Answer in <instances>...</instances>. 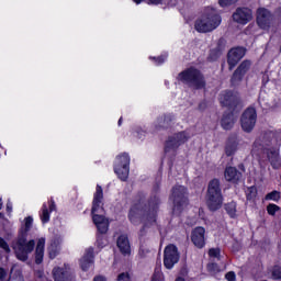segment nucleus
<instances>
[{
	"instance_id": "nucleus-1",
	"label": "nucleus",
	"mask_w": 281,
	"mask_h": 281,
	"mask_svg": "<svg viewBox=\"0 0 281 281\" xmlns=\"http://www.w3.org/2000/svg\"><path fill=\"white\" fill-rule=\"evenodd\" d=\"M102 199H104V192L102 191V187L98 184L92 201V221L100 234H106L109 232V220L103 215L104 207L102 206Z\"/></svg>"
},
{
	"instance_id": "nucleus-2",
	"label": "nucleus",
	"mask_w": 281,
	"mask_h": 281,
	"mask_svg": "<svg viewBox=\"0 0 281 281\" xmlns=\"http://www.w3.org/2000/svg\"><path fill=\"white\" fill-rule=\"evenodd\" d=\"M159 205V200L156 201V204L151 209H144L142 204H135L131 207L128 213V218L133 225H153L157 223V210Z\"/></svg>"
},
{
	"instance_id": "nucleus-3",
	"label": "nucleus",
	"mask_w": 281,
	"mask_h": 281,
	"mask_svg": "<svg viewBox=\"0 0 281 281\" xmlns=\"http://www.w3.org/2000/svg\"><path fill=\"white\" fill-rule=\"evenodd\" d=\"M222 19L214 8H206L201 18L195 21L194 27L200 34L214 32L221 25Z\"/></svg>"
},
{
	"instance_id": "nucleus-4",
	"label": "nucleus",
	"mask_w": 281,
	"mask_h": 281,
	"mask_svg": "<svg viewBox=\"0 0 281 281\" xmlns=\"http://www.w3.org/2000/svg\"><path fill=\"white\" fill-rule=\"evenodd\" d=\"M36 247V241L34 239L27 240L26 233H20L18 239L13 243V251L22 262L27 261V258L34 248Z\"/></svg>"
},
{
	"instance_id": "nucleus-5",
	"label": "nucleus",
	"mask_w": 281,
	"mask_h": 281,
	"mask_svg": "<svg viewBox=\"0 0 281 281\" xmlns=\"http://www.w3.org/2000/svg\"><path fill=\"white\" fill-rule=\"evenodd\" d=\"M206 205L211 212L221 210L223 205V193L221 191L220 179H213L209 182Z\"/></svg>"
},
{
	"instance_id": "nucleus-6",
	"label": "nucleus",
	"mask_w": 281,
	"mask_h": 281,
	"mask_svg": "<svg viewBox=\"0 0 281 281\" xmlns=\"http://www.w3.org/2000/svg\"><path fill=\"white\" fill-rule=\"evenodd\" d=\"M179 80L184 85H189V87H193V89H203L205 87V79L196 68H189L180 72Z\"/></svg>"
},
{
	"instance_id": "nucleus-7",
	"label": "nucleus",
	"mask_w": 281,
	"mask_h": 281,
	"mask_svg": "<svg viewBox=\"0 0 281 281\" xmlns=\"http://www.w3.org/2000/svg\"><path fill=\"white\" fill-rule=\"evenodd\" d=\"M188 189L183 186H176L172 188L170 201L173 203L175 214H180V212L188 205Z\"/></svg>"
},
{
	"instance_id": "nucleus-8",
	"label": "nucleus",
	"mask_w": 281,
	"mask_h": 281,
	"mask_svg": "<svg viewBox=\"0 0 281 281\" xmlns=\"http://www.w3.org/2000/svg\"><path fill=\"white\" fill-rule=\"evenodd\" d=\"M130 166L131 157L128 154L124 153L116 157L114 164V172L117 175L121 181H126V179H128V172H131Z\"/></svg>"
},
{
	"instance_id": "nucleus-9",
	"label": "nucleus",
	"mask_w": 281,
	"mask_h": 281,
	"mask_svg": "<svg viewBox=\"0 0 281 281\" xmlns=\"http://www.w3.org/2000/svg\"><path fill=\"white\" fill-rule=\"evenodd\" d=\"M258 120V114L256 112V109L248 108L245 110V112L241 114L240 117V124L241 128L245 133H251L254 128L256 127V122Z\"/></svg>"
},
{
	"instance_id": "nucleus-10",
	"label": "nucleus",
	"mask_w": 281,
	"mask_h": 281,
	"mask_svg": "<svg viewBox=\"0 0 281 281\" xmlns=\"http://www.w3.org/2000/svg\"><path fill=\"white\" fill-rule=\"evenodd\" d=\"M271 137H272L271 134H266L257 138L252 144V149H251L252 155H257V157H259V155H262V153H267L273 144L271 140Z\"/></svg>"
},
{
	"instance_id": "nucleus-11",
	"label": "nucleus",
	"mask_w": 281,
	"mask_h": 281,
	"mask_svg": "<svg viewBox=\"0 0 281 281\" xmlns=\"http://www.w3.org/2000/svg\"><path fill=\"white\" fill-rule=\"evenodd\" d=\"M179 250L177 246L169 245L165 248L164 252V266L166 269H172L179 262Z\"/></svg>"
},
{
	"instance_id": "nucleus-12",
	"label": "nucleus",
	"mask_w": 281,
	"mask_h": 281,
	"mask_svg": "<svg viewBox=\"0 0 281 281\" xmlns=\"http://www.w3.org/2000/svg\"><path fill=\"white\" fill-rule=\"evenodd\" d=\"M249 69H251V61L244 60L234 71L231 78V85H233V87H236L239 82H243V78H245V75L247 74V71H249Z\"/></svg>"
},
{
	"instance_id": "nucleus-13",
	"label": "nucleus",
	"mask_w": 281,
	"mask_h": 281,
	"mask_svg": "<svg viewBox=\"0 0 281 281\" xmlns=\"http://www.w3.org/2000/svg\"><path fill=\"white\" fill-rule=\"evenodd\" d=\"M188 139H190V134H188L186 132H179V133L175 134L167 142L165 151L170 153V148H173V149L179 148V146H181L182 144H186V142H188Z\"/></svg>"
},
{
	"instance_id": "nucleus-14",
	"label": "nucleus",
	"mask_w": 281,
	"mask_h": 281,
	"mask_svg": "<svg viewBox=\"0 0 281 281\" xmlns=\"http://www.w3.org/2000/svg\"><path fill=\"white\" fill-rule=\"evenodd\" d=\"M273 21V16L271 12L265 8H260L257 10V25L261 27V30H269L271 27V22Z\"/></svg>"
},
{
	"instance_id": "nucleus-15",
	"label": "nucleus",
	"mask_w": 281,
	"mask_h": 281,
	"mask_svg": "<svg viewBox=\"0 0 281 281\" xmlns=\"http://www.w3.org/2000/svg\"><path fill=\"white\" fill-rule=\"evenodd\" d=\"M245 52L244 47L232 48L228 52L227 63L231 70L234 69L236 65H238V61L245 57Z\"/></svg>"
},
{
	"instance_id": "nucleus-16",
	"label": "nucleus",
	"mask_w": 281,
	"mask_h": 281,
	"mask_svg": "<svg viewBox=\"0 0 281 281\" xmlns=\"http://www.w3.org/2000/svg\"><path fill=\"white\" fill-rule=\"evenodd\" d=\"M53 278L55 281H74V272L69 266L53 269Z\"/></svg>"
},
{
	"instance_id": "nucleus-17",
	"label": "nucleus",
	"mask_w": 281,
	"mask_h": 281,
	"mask_svg": "<svg viewBox=\"0 0 281 281\" xmlns=\"http://www.w3.org/2000/svg\"><path fill=\"white\" fill-rule=\"evenodd\" d=\"M252 19L251 9L248 8H238L233 14V21L240 23L241 25H247Z\"/></svg>"
},
{
	"instance_id": "nucleus-18",
	"label": "nucleus",
	"mask_w": 281,
	"mask_h": 281,
	"mask_svg": "<svg viewBox=\"0 0 281 281\" xmlns=\"http://www.w3.org/2000/svg\"><path fill=\"white\" fill-rule=\"evenodd\" d=\"M266 153H267V158H268V161L270 162V166H272L274 170L280 169L281 167L280 148L270 147Z\"/></svg>"
},
{
	"instance_id": "nucleus-19",
	"label": "nucleus",
	"mask_w": 281,
	"mask_h": 281,
	"mask_svg": "<svg viewBox=\"0 0 281 281\" xmlns=\"http://www.w3.org/2000/svg\"><path fill=\"white\" fill-rule=\"evenodd\" d=\"M191 240L198 249H203L205 247V228L201 226L194 228Z\"/></svg>"
},
{
	"instance_id": "nucleus-20",
	"label": "nucleus",
	"mask_w": 281,
	"mask_h": 281,
	"mask_svg": "<svg viewBox=\"0 0 281 281\" xmlns=\"http://www.w3.org/2000/svg\"><path fill=\"white\" fill-rule=\"evenodd\" d=\"M224 177L229 183H238L243 179V173L236 167H227L224 171Z\"/></svg>"
},
{
	"instance_id": "nucleus-21",
	"label": "nucleus",
	"mask_w": 281,
	"mask_h": 281,
	"mask_svg": "<svg viewBox=\"0 0 281 281\" xmlns=\"http://www.w3.org/2000/svg\"><path fill=\"white\" fill-rule=\"evenodd\" d=\"M60 243H63V238H60V236L52 239L47 248L50 260H54V258H56V256H58V254L60 252Z\"/></svg>"
},
{
	"instance_id": "nucleus-22",
	"label": "nucleus",
	"mask_w": 281,
	"mask_h": 281,
	"mask_svg": "<svg viewBox=\"0 0 281 281\" xmlns=\"http://www.w3.org/2000/svg\"><path fill=\"white\" fill-rule=\"evenodd\" d=\"M43 258H45V237L40 238L35 247L36 265H41L43 262Z\"/></svg>"
},
{
	"instance_id": "nucleus-23",
	"label": "nucleus",
	"mask_w": 281,
	"mask_h": 281,
	"mask_svg": "<svg viewBox=\"0 0 281 281\" xmlns=\"http://www.w3.org/2000/svg\"><path fill=\"white\" fill-rule=\"evenodd\" d=\"M91 265H93V248H88L80 260V267L82 271H87Z\"/></svg>"
},
{
	"instance_id": "nucleus-24",
	"label": "nucleus",
	"mask_w": 281,
	"mask_h": 281,
	"mask_svg": "<svg viewBox=\"0 0 281 281\" xmlns=\"http://www.w3.org/2000/svg\"><path fill=\"white\" fill-rule=\"evenodd\" d=\"M221 124L224 131H232V128H234V124H236V116L233 112L224 114Z\"/></svg>"
},
{
	"instance_id": "nucleus-25",
	"label": "nucleus",
	"mask_w": 281,
	"mask_h": 281,
	"mask_svg": "<svg viewBox=\"0 0 281 281\" xmlns=\"http://www.w3.org/2000/svg\"><path fill=\"white\" fill-rule=\"evenodd\" d=\"M116 245L123 254H131V244H128V237L126 235H121L117 238Z\"/></svg>"
},
{
	"instance_id": "nucleus-26",
	"label": "nucleus",
	"mask_w": 281,
	"mask_h": 281,
	"mask_svg": "<svg viewBox=\"0 0 281 281\" xmlns=\"http://www.w3.org/2000/svg\"><path fill=\"white\" fill-rule=\"evenodd\" d=\"M237 150H238V140H236V138H229L226 142L225 155L227 157H232V155H236Z\"/></svg>"
},
{
	"instance_id": "nucleus-27",
	"label": "nucleus",
	"mask_w": 281,
	"mask_h": 281,
	"mask_svg": "<svg viewBox=\"0 0 281 281\" xmlns=\"http://www.w3.org/2000/svg\"><path fill=\"white\" fill-rule=\"evenodd\" d=\"M220 101L223 106L232 108L236 104V97L232 93V91H228L221 95Z\"/></svg>"
},
{
	"instance_id": "nucleus-28",
	"label": "nucleus",
	"mask_w": 281,
	"mask_h": 281,
	"mask_svg": "<svg viewBox=\"0 0 281 281\" xmlns=\"http://www.w3.org/2000/svg\"><path fill=\"white\" fill-rule=\"evenodd\" d=\"M172 122H175V116H172V114L160 116L157 120L156 128H168Z\"/></svg>"
},
{
	"instance_id": "nucleus-29",
	"label": "nucleus",
	"mask_w": 281,
	"mask_h": 281,
	"mask_svg": "<svg viewBox=\"0 0 281 281\" xmlns=\"http://www.w3.org/2000/svg\"><path fill=\"white\" fill-rule=\"evenodd\" d=\"M42 223H49V209L47 204H43L42 213L40 214Z\"/></svg>"
},
{
	"instance_id": "nucleus-30",
	"label": "nucleus",
	"mask_w": 281,
	"mask_h": 281,
	"mask_svg": "<svg viewBox=\"0 0 281 281\" xmlns=\"http://www.w3.org/2000/svg\"><path fill=\"white\" fill-rule=\"evenodd\" d=\"M225 210L231 218H235L236 216V202H229L226 204Z\"/></svg>"
},
{
	"instance_id": "nucleus-31",
	"label": "nucleus",
	"mask_w": 281,
	"mask_h": 281,
	"mask_svg": "<svg viewBox=\"0 0 281 281\" xmlns=\"http://www.w3.org/2000/svg\"><path fill=\"white\" fill-rule=\"evenodd\" d=\"M24 223H25V228L24 231L20 232V234H27V232L32 229V223H34V218L32 216H27L25 217Z\"/></svg>"
},
{
	"instance_id": "nucleus-32",
	"label": "nucleus",
	"mask_w": 281,
	"mask_h": 281,
	"mask_svg": "<svg viewBox=\"0 0 281 281\" xmlns=\"http://www.w3.org/2000/svg\"><path fill=\"white\" fill-rule=\"evenodd\" d=\"M266 201H280V192L272 191L266 195Z\"/></svg>"
},
{
	"instance_id": "nucleus-33",
	"label": "nucleus",
	"mask_w": 281,
	"mask_h": 281,
	"mask_svg": "<svg viewBox=\"0 0 281 281\" xmlns=\"http://www.w3.org/2000/svg\"><path fill=\"white\" fill-rule=\"evenodd\" d=\"M267 212L270 216H276V212H280V206L277 204H268Z\"/></svg>"
},
{
	"instance_id": "nucleus-34",
	"label": "nucleus",
	"mask_w": 281,
	"mask_h": 281,
	"mask_svg": "<svg viewBox=\"0 0 281 281\" xmlns=\"http://www.w3.org/2000/svg\"><path fill=\"white\" fill-rule=\"evenodd\" d=\"M153 281H161L164 280V272H161L160 269H156L153 277H151Z\"/></svg>"
},
{
	"instance_id": "nucleus-35",
	"label": "nucleus",
	"mask_w": 281,
	"mask_h": 281,
	"mask_svg": "<svg viewBox=\"0 0 281 281\" xmlns=\"http://www.w3.org/2000/svg\"><path fill=\"white\" fill-rule=\"evenodd\" d=\"M210 258H221V249L220 248H211L209 250Z\"/></svg>"
},
{
	"instance_id": "nucleus-36",
	"label": "nucleus",
	"mask_w": 281,
	"mask_h": 281,
	"mask_svg": "<svg viewBox=\"0 0 281 281\" xmlns=\"http://www.w3.org/2000/svg\"><path fill=\"white\" fill-rule=\"evenodd\" d=\"M206 269L210 273H218V271H221V268H218V265L216 263H209Z\"/></svg>"
},
{
	"instance_id": "nucleus-37",
	"label": "nucleus",
	"mask_w": 281,
	"mask_h": 281,
	"mask_svg": "<svg viewBox=\"0 0 281 281\" xmlns=\"http://www.w3.org/2000/svg\"><path fill=\"white\" fill-rule=\"evenodd\" d=\"M221 8H227V5H234V3H238V0H218Z\"/></svg>"
},
{
	"instance_id": "nucleus-38",
	"label": "nucleus",
	"mask_w": 281,
	"mask_h": 281,
	"mask_svg": "<svg viewBox=\"0 0 281 281\" xmlns=\"http://www.w3.org/2000/svg\"><path fill=\"white\" fill-rule=\"evenodd\" d=\"M0 248L3 249L7 254H10V246L8 245V241L0 237Z\"/></svg>"
},
{
	"instance_id": "nucleus-39",
	"label": "nucleus",
	"mask_w": 281,
	"mask_h": 281,
	"mask_svg": "<svg viewBox=\"0 0 281 281\" xmlns=\"http://www.w3.org/2000/svg\"><path fill=\"white\" fill-rule=\"evenodd\" d=\"M272 276H273L274 280H281V268L276 267L272 271Z\"/></svg>"
},
{
	"instance_id": "nucleus-40",
	"label": "nucleus",
	"mask_w": 281,
	"mask_h": 281,
	"mask_svg": "<svg viewBox=\"0 0 281 281\" xmlns=\"http://www.w3.org/2000/svg\"><path fill=\"white\" fill-rule=\"evenodd\" d=\"M117 281H131V276L128 274V272H123L119 274Z\"/></svg>"
},
{
	"instance_id": "nucleus-41",
	"label": "nucleus",
	"mask_w": 281,
	"mask_h": 281,
	"mask_svg": "<svg viewBox=\"0 0 281 281\" xmlns=\"http://www.w3.org/2000/svg\"><path fill=\"white\" fill-rule=\"evenodd\" d=\"M225 279L228 281H236V272L229 271L225 274Z\"/></svg>"
},
{
	"instance_id": "nucleus-42",
	"label": "nucleus",
	"mask_w": 281,
	"mask_h": 281,
	"mask_svg": "<svg viewBox=\"0 0 281 281\" xmlns=\"http://www.w3.org/2000/svg\"><path fill=\"white\" fill-rule=\"evenodd\" d=\"M221 56V50H211V54H210V58L211 60H216V58H218Z\"/></svg>"
},
{
	"instance_id": "nucleus-43",
	"label": "nucleus",
	"mask_w": 281,
	"mask_h": 281,
	"mask_svg": "<svg viewBox=\"0 0 281 281\" xmlns=\"http://www.w3.org/2000/svg\"><path fill=\"white\" fill-rule=\"evenodd\" d=\"M167 56H159V57H154V60L156 61V65H164L166 63Z\"/></svg>"
},
{
	"instance_id": "nucleus-44",
	"label": "nucleus",
	"mask_w": 281,
	"mask_h": 281,
	"mask_svg": "<svg viewBox=\"0 0 281 281\" xmlns=\"http://www.w3.org/2000/svg\"><path fill=\"white\" fill-rule=\"evenodd\" d=\"M5 278H8V271H5L3 268H0V281L5 280Z\"/></svg>"
},
{
	"instance_id": "nucleus-45",
	"label": "nucleus",
	"mask_w": 281,
	"mask_h": 281,
	"mask_svg": "<svg viewBox=\"0 0 281 281\" xmlns=\"http://www.w3.org/2000/svg\"><path fill=\"white\" fill-rule=\"evenodd\" d=\"M48 207L49 212H54V210H56V203L54 202V200L49 201Z\"/></svg>"
},
{
	"instance_id": "nucleus-46",
	"label": "nucleus",
	"mask_w": 281,
	"mask_h": 281,
	"mask_svg": "<svg viewBox=\"0 0 281 281\" xmlns=\"http://www.w3.org/2000/svg\"><path fill=\"white\" fill-rule=\"evenodd\" d=\"M149 2V4L150 5H159V3H161V1H164V0H148Z\"/></svg>"
},
{
	"instance_id": "nucleus-47",
	"label": "nucleus",
	"mask_w": 281,
	"mask_h": 281,
	"mask_svg": "<svg viewBox=\"0 0 281 281\" xmlns=\"http://www.w3.org/2000/svg\"><path fill=\"white\" fill-rule=\"evenodd\" d=\"M7 212L12 213V202H7Z\"/></svg>"
},
{
	"instance_id": "nucleus-48",
	"label": "nucleus",
	"mask_w": 281,
	"mask_h": 281,
	"mask_svg": "<svg viewBox=\"0 0 281 281\" xmlns=\"http://www.w3.org/2000/svg\"><path fill=\"white\" fill-rule=\"evenodd\" d=\"M134 1V3H136L137 5H139V3H142V1H144V0H133Z\"/></svg>"
},
{
	"instance_id": "nucleus-49",
	"label": "nucleus",
	"mask_w": 281,
	"mask_h": 281,
	"mask_svg": "<svg viewBox=\"0 0 281 281\" xmlns=\"http://www.w3.org/2000/svg\"><path fill=\"white\" fill-rule=\"evenodd\" d=\"M199 109H201V110L205 109V103H201V104L199 105Z\"/></svg>"
},
{
	"instance_id": "nucleus-50",
	"label": "nucleus",
	"mask_w": 281,
	"mask_h": 281,
	"mask_svg": "<svg viewBox=\"0 0 281 281\" xmlns=\"http://www.w3.org/2000/svg\"><path fill=\"white\" fill-rule=\"evenodd\" d=\"M3 207V200L0 198V210Z\"/></svg>"
},
{
	"instance_id": "nucleus-51",
	"label": "nucleus",
	"mask_w": 281,
	"mask_h": 281,
	"mask_svg": "<svg viewBox=\"0 0 281 281\" xmlns=\"http://www.w3.org/2000/svg\"><path fill=\"white\" fill-rule=\"evenodd\" d=\"M176 281H186V279H183V278H181V277H178V278L176 279Z\"/></svg>"
},
{
	"instance_id": "nucleus-52",
	"label": "nucleus",
	"mask_w": 281,
	"mask_h": 281,
	"mask_svg": "<svg viewBox=\"0 0 281 281\" xmlns=\"http://www.w3.org/2000/svg\"><path fill=\"white\" fill-rule=\"evenodd\" d=\"M119 126H122V117L119 120Z\"/></svg>"
},
{
	"instance_id": "nucleus-53",
	"label": "nucleus",
	"mask_w": 281,
	"mask_h": 281,
	"mask_svg": "<svg viewBox=\"0 0 281 281\" xmlns=\"http://www.w3.org/2000/svg\"><path fill=\"white\" fill-rule=\"evenodd\" d=\"M97 244L100 245V238L97 239Z\"/></svg>"
},
{
	"instance_id": "nucleus-54",
	"label": "nucleus",
	"mask_w": 281,
	"mask_h": 281,
	"mask_svg": "<svg viewBox=\"0 0 281 281\" xmlns=\"http://www.w3.org/2000/svg\"><path fill=\"white\" fill-rule=\"evenodd\" d=\"M144 232V227H143V229H140V234Z\"/></svg>"
}]
</instances>
